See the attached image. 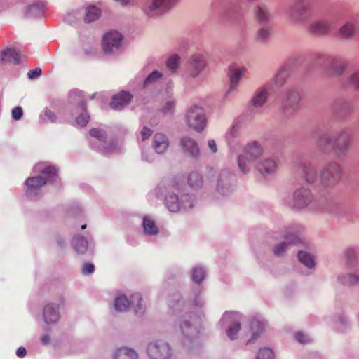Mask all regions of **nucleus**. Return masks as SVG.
Masks as SVG:
<instances>
[{"mask_svg": "<svg viewBox=\"0 0 359 359\" xmlns=\"http://www.w3.org/2000/svg\"><path fill=\"white\" fill-rule=\"evenodd\" d=\"M205 302L199 297V292L195 293V297L191 302H185L182 300L180 293L175 292L169 297L168 306L173 312H184L178 320L177 324L183 335L184 344L192 341L198 334V330L194 324V314L189 310L191 306L201 308Z\"/></svg>", "mask_w": 359, "mask_h": 359, "instance_id": "f257e3e1", "label": "nucleus"}, {"mask_svg": "<svg viewBox=\"0 0 359 359\" xmlns=\"http://www.w3.org/2000/svg\"><path fill=\"white\" fill-rule=\"evenodd\" d=\"M352 137L347 129H342L334 133H325L320 135L316 140L317 147L324 154H332L341 160L351 149Z\"/></svg>", "mask_w": 359, "mask_h": 359, "instance_id": "f03ea898", "label": "nucleus"}, {"mask_svg": "<svg viewBox=\"0 0 359 359\" xmlns=\"http://www.w3.org/2000/svg\"><path fill=\"white\" fill-rule=\"evenodd\" d=\"M157 195L164 196V204L166 208L172 212H183L192 209L196 199L192 195L180 194L178 184L173 182H161L156 189Z\"/></svg>", "mask_w": 359, "mask_h": 359, "instance_id": "7ed1b4c3", "label": "nucleus"}, {"mask_svg": "<svg viewBox=\"0 0 359 359\" xmlns=\"http://www.w3.org/2000/svg\"><path fill=\"white\" fill-rule=\"evenodd\" d=\"M34 170L40 175L28 177L25 180V194L29 199L36 201L42 196L41 187L57 180V170L55 166L48 165L45 163L36 164Z\"/></svg>", "mask_w": 359, "mask_h": 359, "instance_id": "20e7f679", "label": "nucleus"}, {"mask_svg": "<svg viewBox=\"0 0 359 359\" xmlns=\"http://www.w3.org/2000/svg\"><path fill=\"white\" fill-rule=\"evenodd\" d=\"M302 227L298 224H290L283 231V242L278 243L273 247V253L276 257H282L285 256L291 245L299 246L302 245L309 249L308 242L301 236Z\"/></svg>", "mask_w": 359, "mask_h": 359, "instance_id": "39448f33", "label": "nucleus"}, {"mask_svg": "<svg viewBox=\"0 0 359 359\" xmlns=\"http://www.w3.org/2000/svg\"><path fill=\"white\" fill-rule=\"evenodd\" d=\"M344 175L342 166L338 162L327 161L320 170V183L325 189H333L341 182Z\"/></svg>", "mask_w": 359, "mask_h": 359, "instance_id": "423d86ee", "label": "nucleus"}, {"mask_svg": "<svg viewBox=\"0 0 359 359\" xmlns=\"http://www.w3.org/2000/svg\"><path fill=\"white\" fill-rule=\"evenodd\" d=\"M286 203L288 207L294 210H318L316 201L312 191L305 187L295 189L292 197L289 198Z\"/></svg>", "mask_w": 359, "mask_h": 359, "instance_id": "0eeeda50", "label": "nucleus"}, {"mask_svg": "<svg viewBox=\"0 0 359 359\" xmlns=\"http://www.w3.org/2000/svg\"><path fill=\"white\" fill-rule=\"evenodd\" d=\"M292 22L296 25H305L312 18V5L306 0H295L287 11Z\"/></svg>", "mask_w": 359, "mask_h": 359, "instance_id": "6e6552de", "label": "nucleus"}, {"mask_svg": "<svg viewBox=\"0 0 359 359\" xmlns=\"http://www.w3.org/2000/svg\"><path fill=\"white\" fill-rule=\"evenodd\" d=\"M316 59L321 60L326 72L334 76L343 74L348 67L347 61L339 55L317 53Z\"/></svg>", "mask_w": 359, "mask_h": 359, "instance_id": "1a4fd4ad", "label": "nucleus"}, {"mask_svg": "<svg viewBox=\"0 0 359 359\" xmlns=\"http://www.w3.org/2000/svg\"><path fill=\"white\" fill-rule=\"evenodd\" d=\"M89 133L95 139L90 142V146L95 150L104 154H111L116 151L115 142L108 140L107 135L103 129L93 128Z\"/></svg>", "mask_w": 359, "mask_h": 359, "instance_id": "9d476101", "label": "nucleus"}, {"mask_svg": "<svg viewBox=\"0 0 359 359\" xmlns=\"http://www.w3.org/2000/svg\"><path fill=\"white\" fill-rule=\"evenodd\" d=\"M241 315L238 312L226 311L219 323L221 329L225 330L226 336L231 340H235L241 328Z\"/></svg>", "mask_w": 359, "mask_h": 359, "instance_id": "9b49d317", "label": "nucleus"}, {"mask_svg": "<svg viewBox=\"0 0 359 359\" xmlns=\"http://www.w3.org/2000/svg\"><path fill=\"white\" fill-rule=\"evenodd\" d=\"M301 95L296 87L287 88L282 97L281 110L286 116L293 115L300 108Z\"/></svg>", "mask_w": 359, "mask_h": 359, "instance_id": "f8f14e48", "label": "nucleus"}, {"mask_svg": "<svg viewBox=\"0 0 359 359\" xmlns=\"http://www.w3.org/2000/svg\"><path fill=\"white\" fill-rule=\"evenodd\" d=\"M147 353L151 359H170L172 356V349L170 344L161 339L149 342Z\"/></svg>", "mask_w": 359, "mask_h": 359, "instance_id": "ddd939ff", "label": "nucleus"}, {"mask_svg": "<svg viewBox=\"0 0 359 359\" xmlns=\"http://www.w3.org/2000/svg\"><path fill=\"white\" fill-rule=\"evenodd\" d=\"M297 173L303 182L308 185L315 184L318 177V170L313 162L302 159L297 163Z\"/></svg>", "mask_w": 359, "mask_h": 359, "instance_id": "4468645a", "label": "nucleus"}, {"mask_svg": "<svg viewBox=\"0 0 359 359\" xmlns=\"http://www.w3.org/2000/svg\"><path fill=\"white\" fill-rule=\"evenodd\" d=\"M236 179L234 174L229 170H222L217 180L216 191L222 196L231 194L236 188Z\"/></svg>", "mask_w": 359, "mask_h": 359, "instance_id": "2eb2a0df", "label": "nucleus"}, {"mask_svg": "<svg viewBox=\"0 0 359 359\" xmlns=\"http://www.w3.org/2000/svg\"><path fill=\"white\" fill-rule=\"evenodd\" d=\"M186 120L188 126L197 132L203 131L206 125L204 110L198 105H194L189 109Z\"/></svg>", "mask_w": 359, "mask_h": 359, "instance_id": "dca6fc26", "label": "nucleus"}, {"mask_svg": "<svg viewBox=\"0 0 359 359\" xmlns=\"http://www.w3.org/2000/svg\"><path fill=\"white\" fill-rule=\"evenodd\" d=\"M142 297L140 294L135 293L132 295L130 299L122 294L114 299V308L118 311H127L130 305L135 306V312L137 315H141L144 312V308L141 304Z\"/></svg>", "mask_w": 359, "mask_h": 359, "instance_id": "f3484780", "label": "nucleus"}, {"mask_svg": "<svg viewBox=\"0 0 359 359\" xmlns=\"http://www.w3.org/2000/svg\"><path fill=\"white\" fill-rule=\"evenodd\" d=\"M123 36L117 31L107 33L102 39V49L105 54L115 55L122 48Z\"/></svg>", "mask_w": 359, "mask_h": 359, "instance_id": "a211bd4d", "label": "nucleus"}, {"mask_svg": "<svg viewBox=\"0 0 359 359\" xmlns=\"http://www.w3.org/2000/svg\"><path fill=\"white\" fill-rule=\"evenodd\" d=\"M180 0H152L145 7L144 13L150 17L159 16L174 7Z\"/></svg>", "mask_w": 359, "mask_h": 359, "instance_id": "6ab92c4d", "label": "nucleus"}, {"mask_svg": "<svg viewBox=\"0 0 359 359\" xmlns=\"http://www.w3.org/2000/svg\"><path fill=\"white\" fill-rule=\"evenodd\" d=\"M278 158L277 156H268L257 161L255 168L264 177L272 176L278 170Z\"/></svg>", "mask_w": 359, "mask_h": 359, "instance_id": "aec40b11", "label": "nucleus"}, {"mask_svg": "<svg viewBox=\"0 0 359 359\" xmlns=\"http://www.w3.org/2000/svg\"><path fill=\"white\" fill-rule=\"evenodd\" d=\"M206 65L205 57L201 53L193 54L187 61V74L191 78L197 77Z\"/></svg>", "mask_w": 359, "mask_h": 359, "instance_id": "412c9836", "label": "nucleus"}, {"mask_svg": "<svg viewBox=\"0 0 359 359\" xmlns=\"http://www.w3.org/2000/svg\"><path fill=\"white\" fill-rule=\"evenodd\" d=\"M246 72L247 69L245 67H237L235 65L229 67V86L224 95L226 98H227L231 93L236 90L242 76L246 73Z\"/></svg>", "mask_w": 359, "mask_h": 359, "instance_id": "4be33fe9", "label": "nucleus"}, {"mask_svg": "<svg viewBox=\"0 0 359 359\" xmlns=\"http://www.w3.org/2000/svg\"><path fill=\"white\" fill-rule=\"evenodd\" d=\"M330 108L334 114L341 118H345L353 111V102L344 97H337L333 100Z\"/></svg>", "mask_w": 359, "mask_h": 359, "instance_id": "5701e85b", "label": "nucleus"}, {"mask_svg": "<svg viewBox=\"0 0 359 359\" xmlns=\"http://www.w3.org/2000/svg\"><path fill=\"white\" fill-rule=\"evenodd\" d=\"M180 146L182 152L187 156L196 159L200 156V149L196 141L188 136L180 140Z\"/></svg>", "mask_w": 359, "mask_h": 359, "instance_id": "b1692460", "label": "nucleus"}, {"mask_svg": "<svg viewBox=\"0 0 359 359\" xmlns=\"http://www.w3.org/2000/svg\"><path fill=\"white\" fill-rule=\"evenodd\" d=\"M331 23L325 20H317L311 22L309 27V32L316 36H325L331 32Z\"/></svg>", "mask_w": 359, "mask_h": 359, "instance_id": "393cba45", "label": "nucleus"}, {"mask_svg": "<svg viewBox=\"0 0 359 359\" xmlns=\"http://www.w3.org/2000/svg\"><path fill=\"white\" fill-rule=\"evenodd\" d=\"M325 211L330 215L340 218H347L351 212L349 206L339 201L330 203Z\"/></svg>", "mask_w": 359, "mask_h": 359, "instance_id": "a878e982", "label": "nucleus"}, {"mask_svg": "<svg viewBox=\"0 0 359 359\" xmlns=\"http://www.w3.org/2000/svg\"><path fill=\"white\" fill-rule=\"evenodd\" d=\"M43 318L46 324L56 323L60 318L59 305L53 303L47 304L43 309Z\"/></svg>", "mask_w": 359, "mask_h": 359, "instance_id": "bb28decb", "label": "nucleus"}, {"mask_svg": "<svg viewBox=\"0 0 359 359\" xmlns=\"http://www.w3.org/2000/svg\"><path fill=\"white\" fill-rule=\"evenodd\" d=\"M255 16L259 25H271L272 14L269 6L266 4L260 3L258 4L255 11Z\"/></svg>", "mask_w": 359, "mask_h": 359, "instance_id": "cd10ccee", "label": "nucleus"}, {"mask_svg": "<svg viewBox=\"0 0 359 359\" xmlns=\"http://www.w3.org/2000/svg\"><path fill=\"white\" fill-rule=\"evenodd\" d=\"M132 97L130 93L121 91L112 97L110 106L113 109L120 111L130 103Z\"/></svg>", "mask_w": 359, "mask_h": 359, "instance_id": "c85d7f7f", "label": "nucleus"}, {"mask_svg": "<svg viewBox=\"0 0 359 359\" xmlns=\"http://www.w3.org/2000/svg\"><path fill=\"white\" fill-rule=\"evenodd\" d=\"M308 243L310 245L309 249L306 248V247L302 245H299L303 247L304 249H301L298 251L297 258L298 260L307 269H313L316 266L315 257L311 252L308 251V250L312 249V245L309 243Z\"/></svg>", "mask_w": 359, "mask_h": 359, "instance_id": "c756f323", "label": "nucleus"}, {"mask_svg": "<svg viewBox=\"0 0 359 359\" xmlns=\"http://www.w3.org/2000/svg\"><path fill=\"white\" fill-rule=\"evenodd\" d=\"M151 146L156 154H162L165 153L169 147L168 137L161 133L155 134L153 137Z\"/></svg>", "mask_w": 359, "mask_h": 359, "instance_id": "7c9ffc66", "label": "nucleus"}, {"mask_svg": "<svg viewBox=\"0 0 359 359\" xmlns=\"http://www.w3.org/2000/svg\"><path fill=\"white\" fill-rule=\"evenodd\" d=\"M264 149L262 145L256 141L248 144L243 150V154L247 156L250 160L256 161L263 154Z\"/></svg>", "mask_w": 359, "mask_h": 359, "instance_id": "2f4dec72", "label": "nucleus"}, {"mask_svg": "<svg viewBox=\"0 0 359 359\" xmlns=\"http://www.w3.org/2000/svg\"><path fill=\"white\" fill-rule=\"evenodd\" d=\"M357 30V21L355 20H348L339 28L338 36L341 39L348 40L355 36Z\"/></svg>", "mask_w": 359, "mask_h": 359, "instance_id": "473e14b6", "label": "nucleus"}, {"mask_svg": "<svg viewBox=\"0 0 359 359\" xmlns=\"http://www.w3.org/2000/svg\"><path fill=\"white\" fill-rule=\"evenodd\" d=\"M290 74L291 69L289 66L284 65L280 67L277 73L272 78L271 84L276 88L283 87L286 83Z\"/></svg>", "mask_w": 359, "mask_h": 359, "instance_id": "72a5a7b5", "label": "nucleus"}, {"mask_svg": "<svg viewBox=\"0 0 359 359\" xmlns=\"http://www.w3.org/2000/svg\"><path fill=\"white\" fill-rule=\"evenodd\" d=\"M238 137V128L236 126H233L226 135L227 144L232 152H237L241 148V143Z\"/></svg>", "mask_w": 359, "mask_h": 359, "instance_id": "f704fd0d", "label": "nucleus"}, {"mask_svg": "<svg viewBox=\"0 0 359 359\" xmlns=\"http://www.w3.org/2000/svg\"><path fill=\"white\" fill-rule=\"evenodd\" d=\"M75 113L79 114L76 117V122L78 126L81 127L86 126L90 120V115L86 110V102L83 100H80L78 105L75 108Z\"/></svg>", "mask_w": 359, "mask_h": 359, "instance_id": "c9c22d12", "label": "nucleus"}, {"mask_svg": "<svg viewBox=\"0 0 359 359\" xmlns=\"http://www.w3.org/2000/svg\"><path fill=\"white\" fill-rule=\"evenodd\" d=\"M265 327V323L263 320L257 318H254L250 322V330L252 331L251 337L247 340L246 344L254 343L260 335V333Z\"/></svg>", "mask_w": 359, "mask_h": 359, "instance_id": "e433bc0d", "label": "nucleus"}, {"mask_svg": "<svg viewBox=\"0 0 359 359\" xmlns=\"http://www.w3.org/2000/svg\"><path fill=\"white\" fill-rule=\"evenodd\" d=\"M269 86H264L259 89L251 100L252 105L255 108H261L267 100L269 95Z\"/></svg>", "mask_w": 359, "mask_h": 359, "instance_id": "4c0bfd02", "label": "nucleus"}, {"mask_svg": "<svg viewBox=\"0 0 359 359\" xmlns=\"http://www.w3.org/2000/svg\"><path fill=\"white\" fill-rule=\"evenodd\" d=\"M0 61L3 62H14L19 64L20 62V55L15 49L8 48L0 53Z\"/></svg>", "mask_w": 359, "mask_h": 359, "instance_id": "58836bf2", "label": "nucleus"}, {"mask_svg": "<svg viewBox=\"0 0 359 359\" xmlns=\"http://www.w3.org/2000/svg\"><path fill=\"white\" fill-rule=\"evenodd\" d=\"M46 8V4L41 1H34L32 4L28 6L25 16L31 17H40L43 15Z\"/></svg>", "mask_w": 359, "mask_h": 359, "instance_id": "ea45409f", "label": "nucleus"}, {"mask_svg": "<svg viewBox=\"0 0 359 359\" xmlns=\"http://www.w3.org/2000/svg\"><path fill=\"white\" fill-rule=\"evenodd\" d=\"M72 245L76 253L84 254L88 249V242L83 236L76 235L72 238Z\"/></svg>", "mask_w": 359, "mask_h": 359, "instance_id": "a19ab883", "label": "nucleus"}, {"mask_svg": "<svg viewBox=\"0 0 359 359\" xmlns=\"http://www.w3.org/2000/svg\"><path fill=\"white\" fill-rule=\"evenodd\" d=\"M187 182L189 186L195 190L201 189L203 186V176L196 171H193L189 174Z\"/></svg>", "mask_w": 359, "mask_h": 359, "instance_id": "79ce46f5", "label": "nucleus"}, {"mask_svg": "<svg viewBox=\"0 0 359 359\" xmlns=\"http://www.w3.org/2000/svg\"><path fill=\"white\" fill-rule=\"evenodd\" d=\"M101 15V10L95 5H91L86 8L84 21L90 23L96 21Z\"/></svg>", "mask_w": 359, "mask_h": 359, "instance_id": "37998d69", "label": "nucleus"}, {"mask_svg": "<svg viewBox=\"0 0 359 359\" xmlns=\"http://www.w3.org/2000/svg\"><path fill=\"white\" fill-rule=\"evenodd\" d=\"M337 280L344 285H357L359 284V275L352 273L341 274L337 277Z\"/></svg>", "mask_w": 359, "mask_h": 359, "instance_id": "c03bdc74", "label": "nucleus"}, {"mask_svg": "<svg viewBox=\"0 0 359 359\" xmlns=\"http://www.w3.org/2000/svg\"><path fill=\"white\" fill-rule=\"evenodd\" d=\"M114 359H138V355L136 351L132 348L126 347L118 349L114 355Z\"/></svg>", "mask_w": 359, "mask_h": 359, "instance_id": "a18cd8bd", "label": "nucleus"}, {"mask_svg": "<svg viewBox=\"0 0 359 359\" xmlns=\"http://www.w3.org/2000/svg\"><path fill=\"white\" fill-rule=\"evenodd\" d=\"M142 226L146 235L154 236L158 233V228L155 222L149 217H143Z\"/></svg>", "mask_w": 359, "mask_h": 359, "instance_id": "49530a36", "label": "nucleus"}, {"mask_svg": "<svg viewBox=\"0 0 359 359\" xmlns=\"http://www.w3.org/2000/svg\"><path fill=\"white\" fill-rule=\"evenodd\" d=\"M252 162H254L252 160H250L247 156L243 154H241L237 158L238 169L244 175L250 172Z\"/></svg>", "mask_w": 359, "mask_h": 359, "instance_id": "de8ad7c7", "label": "nucleus"}, {"mask_svg": "<svg viewBox=\"0 0 359 359\" xmlns=\"http://www.w3.org/2000/svg\"><path fill=\"white\" fill-rule=\"evenodd\" d=\"M162 72L155 70L151 72L144 80L142 88H146L150 86L156 84L162 77Z\"/></svg>", "mask_w": 359, "mask_h": 359, "instance_id": "09e8293b", "label": "nucleus"}, {"mask_svg": "<svg viewBox=\"0 0 359 359\" xmlns=\"http://www.w3.org/2000/svg\"><path fill=\"white\" fill-rule=\"evenodd\" d=\"M257 34V40L259 43H266L271 34V25H260Z\"/></svg>", "mask_w": 359, "mask_h": 359, "instance_id": "8fccbe9b", "label": "nucleus"}, {"mask_svg": "<svg viewBox=\"0 0 359 359\" xmlns=\"http://www.w3.org/2000/svg\"><path fill=\"white\" fill-rule=\"evenodd\" d=\"M336 327L340 332H344L350 326V320L344 313L339 314L335 319Z\"/></svg>", "mask_w": 359, "mask_h": 359, "instance_id": "3c124183", "label": "nucleus"}, {"mask_svg": "<svg viewBox=\"0 0 359 359\" xmlns=\"http://www.w3.org/2000/svg\"><path fill=\"white\" fill-rule=\"evenodd\" d=\"M346 86L354 90H359V70L353 71L346 79Z\"/></svg>", "mask_w": 359, "mask_h": 359, "instance_id": "603ef678", "label": "nucleus"}, {"mask_svg": "<svg viewBox=\"0 0 359 359\" xmlns=\"http://www.w3.org/2000/svg\"><path fill=\"white\" fill-rule=\"evenodd\" d=\"M166 68L171 73L176 72L180 65V58L177 55H172L166 60Z\"/></svg>", "mask_w": 359, "mask_h": 359, "instance_id": "864d4df0", "label": "nucleus"}, {"mask_svg": "<svg viewBox=\"0 0 359 359\" xmlns=\"http://www.w3.org/2000/svg\"><path fill=\"white\" fill-rule=\"evenodd\" d=\"M57 116L54 111L46 108L43 113L39 115V121L41 123H45L47 121L55 123L57 122Z\"/></svg>", "mask_w": 359, "mask_h": 359, "instance_id": "5fc2aeb1", "label": "nucleus"}, {"mask_svg": "<svg viewBox=\"0 0 359 359\" xmlns=\"http://www.w3.org/2000/svg\"><path fill=\"white\" fill-rule=\"evenodd\" d=\"M175 107V100L172 97H169L163 104L161 111L164 115H172Z\"/></svg>", "mask_w": 359, "mask_h": 359, "instance_id": "6e6d98bb", "label": "nucleus"}, {"mask_svg": "<svg viewBox=\"0 0 359 359\" xmlns=\"http://www.w3.org/2000/svg\"><path fill=\"white\" fill-rule=\"evenodd\" d=\"M357 250L355 248H347L344 252L345 258L350 266H354L357 260Z\"/></svg>", "mask_w": 359, "mask_h": 359, "instance_id": "4d7b16f0", "label": "nucleus"}, {"mask_svg": "<svg viewBox=\"0 0 359 359\" xmlns=\"http://www.w3.org/2000/svg\"><path fill=\"white\" fill-rule=\"evenodd\" d=\"M205 276V271L203 268L197 266L193 269L192 279L194 282L200 283L203 280Z\"/></svg>", "mask_w": 359, "mask_h": 359, "instance_id": "13d9d810", "label": "nucleus"}, {"mask_svg": "<svg viewBox=\"0 0 359 359\" xmlns=\"http://www.w3.org/2000/svg\"><path fill=\"white\" fill-rule=\"evenodd\" d=\"M274 353L271 348H262L259 349L256 359H273Z\"/></svg>", "mask_w": 359, "mask_h": 359, "instance_id": "bf43d9fd", "label": "nucleus"}, {"mask_svg": "<svg viewBox=\"0 0 359 359\" xmlns=\"http://www.w3.org/2000/svg\"><path fill=\"white\" fill-rule=\"evenodd\" d=\"M142 159L146 162L151 163L155 160V155L149 149H142Z\"/></svg>", "mask_w": 359, "mask_h": 359, "instance_id": "052dcab7", "label": "nucleus"}, {"mask_svg": "<svg viewBox=\"0 0 359 359\" xmlns=\"http://www.w3.org/2000/svg\"><path fill=\"white\" fill-rule=\"evenodd\" d=\"M294 337L295 339L301 344H308L311 341L309 336L302 332H297L294 335Z\"/></svg>", "mask_w": 359, "mask_h": 359, "instance_id": "680f3d73", "label": "nucleus"}, {"mask_svg": "<svg viewBox=\"0 0 359 359\" xmlns=\"http://www.w3.org/2000/svg\"><path fill=\"white\" fill-rule=\"evenodd\" d=\"M11 114H12V118L14 120H15V121L20 120L23 115L22 108L19 106L15 107V108H13L12 109Z\"/></svg>", "mask_w": 359, "mask_h": 359, "instance_id": "e2e57ef3", "label": "nucleus"}, {"mask_svg": "<svg viewBox=\"0 0 359 359\" xmlns=\"http://www.w3.org/2000/svg\"><path fill=\"white\" fill-rule=\"evenodd\" d=\"M42 74V71L40 68H35L31 69L27 73V76L29 79H36L39 78Z\"/></svg>", "mask_w": 359, "mask_h": 359, "instance_id": "0e129e2a", "label": "nucleus"}, {"mask_svg": "<svg viewBox=\"0 0 359 359\" xmlns=\"http://www.w3.org/2000/svg\"><path fill=\"white\" fill-rule=\"evenodd\" d=\"M94 271H95V266L91 263L85 264L81 269L82 273L86 275L93 273L94 272Z\"/></svg>", "mask_w": 359, "mask_h": 359, "instance_id": "69168bd1", "label": "nucleus"}, {"mask_svg": "<svg viewBox=\"0 0 359 359\" xmlns=\"http://www.w3.org/2000/svg\"><path fill=\"white\" fill-rule=\"evenodd\" d=\"M151 134V130L147 127H144L141 131V135L143 140L148 139Z\"/></svg>", "mask_w": 359, "mask_h": 359, "instance_id": "338daca9", "label": "nucleus"}, {"mask_svg": "<svg viewBox=\"0 0 359 359\" xmlns=\"http://www.w3.org/2000/svg\"><path fill=\"white\" fill-rule=\"evenodd\" d=\"M208 145L209 149H210V151L212 153L215 154L217 151V144L214 140H209L208 141Z\"/></svg>", "mask_w": 359, "mask_h": 359, "instance_id": "774afa93", "label": "nucleus"}]
</instances>
